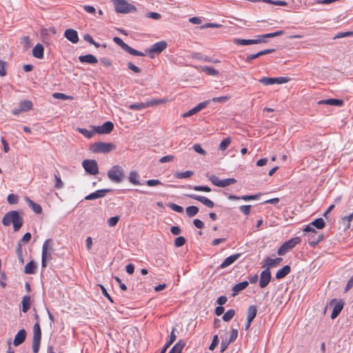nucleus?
<instances>
[{
  "label": "nucleus",
  "instance_id": "nucleus-1",
  "mask_svg": "<svg viewBox=\"0 0 353 353\" xmlns=\"http://www.w3.org/2000/svg\"><path fill=\"white\" fill-rule=\"evenodd\" d=\"M2 223L5 226L12 225L13 230L17 232L22 226V219L19 216L17 211H10L5 214L2 219Z\"/></svg>",
  "mask_w": 353,
  "mask_h": 353
},
{
  "label": "nucleus",
  "instance_id": "nucleus-2",
  "mask_svg": "<svg viewBox=\"0 0 353 353\" xmlns=\"http://www.w3.org/2000/svg\"><path fill=\"white\" fill-rule=\"evenodd\" d=\"M108 177L109 179L116 183H119L123 181L125 174L123 168L120 165H113L108 171Z\"/></svg>",
  "mask_w": 353,
  "mask_h": 353
},
{
  "label": "nucleus",
  "instance_id": "nucleus-3",
  "mask_svg": "<svg viewBox=\"0 0 353 353\" xmlns=\"http://www.w3.org/2000/svg\"><path fill=\"white\" fill-rule=\"evenodd\" d=\"M53 252V241L51 239H47L42 247V268H46L47 265V261L52 259V254Z\"/></svg>",
  "mask_w": 353,
  "mask_h": 353
},
{
  "label": "nucleus",
  "instance_id": "nucleus-4",
  "mask_svg": "<svg viewBox=\"0 0 353 353\" xmlns=\"http://www.w3.org/2000/svg\"><path fill=\"white\" fill-rule=\"evenodd\" d=\"M168 101L167 99H152L147 101L145 103H136L129 105V108L131 110H139L148 107L157 105L161 103H165Z\"/></svg>",
  "mask_w": 353,
  "mask_h": 353
},
{
  "label": "nucleus",
  "instance_id": "nucleus-5",
  "mask_svg": "<svg viewBox=\"0 0 353 353\" xmlns=\"http://www.w3.org/2000/svg\"><path fill=\"white\" fill-rule=\"evenodd\" d=\"M115 148L111 143L98 142L90 146V150L95 153H108Z\"/></svg>",
  "mask_w": 353,
  "mask_h": 353
},
{
  "label": "nucleus",
  "instance_id": "nucleus-6",
  "mask_svg": "<svg viewBox=\"0 0 353 353\" xmlns=\"http://www.w3.org/2000/svg\"><path fill=\"white\" fill-rule=\"evenodd\" d=\"M301 242V239L300 237L296 236L294 237L289 241L285 242L278 250V254L280 256L284 255L286 252H288L290 250L294 248L296 245L299 244Z\"/></svg>",
  "mask_w": 353,
  "mask_h": 353
},
{
  "label": "nucleus",
  "instance_id": "nucleus-7",
  "mask_svg": "<svg viewBox=\"0 0 353 353\" xmlns=\"http://www.w3.org/2000/svg\"><path fill=\"white\" fill-rule=\"evenodd\" d=\"M114 6L117 12L128 13L136 8L133 5L128 3L125 0H114Z\"/></svg>",
  "mask_w": 353,
  "mask_h": 353
},
{
  "label": "nucleus",
  "instance_id": "nucleus-8",
  "mask_svg": "<svg viewBox=\"0 0 353 353\" xmlns=\"http://www.w3.org/2000/svg\"><path fill=\"white\" fill-rule=\"evenodd\" d=\"M33 339H32V350L34 353H37L39 350L41 330L39 323H36L33 326Z\"/></svg>",
  "mask_w": 353,
  "mask_h": 353
},
{
  "label": "nucleus",
  "instance_id": "nucleus-9",
  "mask_svg": "<svg viewBox=\"0 0 353 353\" xmlns=\"http://www.w3.org/2000/svg\"><path fill=\"white\" fill-rule=\"evenodd\" d=\"M113 41L114 43H116L117 45H119L123 50H125V52H128L129 54H130L132 55H134V56H145V54H144L140 51H138V50L131 48L130 46H129L128 44L124 43L121 38H119L118 37H114L113 38Z\"/></svg>",
  "mask_w": 353,
  "mask_h": 353
},
{
  "label": "nucleus",
  "instance_id": "nucleus-10",
  "mask_svg": "<svg viewBox=\"0 0 353 353\" xmlns=\"http://www.w3.org/2000/svg\"><path fill=\"white\" fill-rule=\"evenodd\" d=\"M209 180L216 186L225 188L236 182V180L234 178H228L221 180L215 175H210L208 176Z\"/></svg>",
  "mask_w": 353,
  "mask_h": 353
},
{
  "label": "nucleus",
  "instance_id": "nucleus-11",
  "mask_svg": "<svg viewBox=\"0 0 353 353\" xmlns=\"http://www.w3.org/2000/svg\"><path fill=\"white\" fill-rule=\"evenodd\" d=\"M82 166L85 170L92 175H96L99 173L97 163L94 159H86L82 162Z\"/></svg>",
  "mask_w": 353,
  "mask_h": 353
},
{
  "label": "nucleus",
  "instance_id": "nucleus-12",
  "mask_svg": "<svg viewBox=\"0 0 353 353\" xmlns=\"http://www.w3.org/2000/svg\"><path fill=\"white\" fill-rule=\"evenodd\" d=\"M330 305L331 307H333V310L331 314V319H334L339 316V314L343 310L344 306V302L341 299L337 300L336 299H333L330 301Z\"/></svg>",
  "mask_w": 353,
  "mask_h": 353
},
{
  "label": "nucleus",
  "instance_id": "nucleus-13",
  "mask_svg": "<svg viewBox=\"0 0 353 353\" xmlns=\"http://www.w3.org/2000/svg\"><path fill=\"white\" fill-rule=\"evenodd\" d=\"M289 81V79L287 77H262L259 80L260 83L265 85H270L272 84H282L287 83Z\"/></svg>",
  "mask_w": 353,
  "mask_h": 353
},
{
  "label": "nucleus",
  "instance_id": "nucleus-14",
  "mask_svg": "<svg viewBox=\"0 0 353 353\" xmlns=\"http://www.w3.org/2000/svg\"><path fill=\"white\" fill-rule=\"evenodd\" d=\"M325 221L323 219L319 218L315 220H314L312 222H311L310 224L306 225V227L303 229V232H314V228L321 230L323 229L325 227Z\"/></svg>",
  "mask_w": 353,
  "mask_h": 353
},
{
  "label": "nucleus",
  "instance_id": "nucleus-15",
  "mask_svg": "<svg viewBox=\"0 0 353 353\" xmlns=\"http://www.w3.org/2000/svg\"><path fill=\"white\" fill-rule=\"evenodd\" d=\"M305 234L307 237L308 243L312 247H315L324 238V236H323V234L317 233L316 230H314V233H312V232H305Z\"/></svg>",
  "mask_w": 353,
  "mask_h": 353
},
{
  "label": "nucleus",
  "instance_id": "nucleus-16",
  "mask_svg": "<svg viewBox=\"0 0 353 353\" xmlns=\"http://www.w3.org/2000/svg\"><path fill=\"white\" fill-rule=\"evenodd\" d=\"M167 46L166 41H161L152 45L145 52L147 53H161L167 48Z\"/></svg>",
  "mask_w": 353,
  "mask_h": 353
},
{
  "label": "nucleus",
  "instance_id": "nucleus-17",
  "mask_svg": "<svg viewBox=\"0 0 353 353\" xmlns=\"http://www.w3.org/2000/svg\"><path fill=\"white\" fill-rule=\"evenodd\" d=\"M271 272L268 268L263 270L260 275L259 285L261 288H265L271 280Z\"/></svg>",
  "mask_w": 353,
  "mask_h": 353
},
{
  "label": "nucleus",
  "instance_id": "nucleus-18",
  "mask_svg": "<svg viewBox=\"0 0 353 353\" xmlns=\"http://www.w3.org/2000/svg\"><path fill=\"white\" fill-rule=\"evenodd\" d=\"M94 127L96 133L109 134L112 131L114 128V124L111 121H106L102 125Z\"/></svg>",
  "mask_w": 353,
  "mask_h": 353
},
{
  "label": "nucleus",
  "instance_id": "nucleus-19",
  "mask_svg": "<svg viewBox=\"0 0 353 353\" xmlns=\"http://www.w3.org/2000/svg\"><path fill=\"white\" fill-rule=\"evenodd\" d=\"M185 196L202 203L208 208H213L214 206V202L205 196L193 194H185Z\"/></svg>",
  "mask_w": 353,
  "mask_h": 353
},
{
  "label": "nucleus",
  "instance_id": "nucleus-20",
  "mask_svg": "<svg viewBox=\"0 0 353 353\" xmlns=\"http://www.w3.org/2000/svg\"><path fill=\"white\" fill-rule=\"evenodd\" d=\"M110 189H101L97 190L94 192H92L88 195H87L85 198V200H94L99 198H103L105 196L106 193L110 192Z\"/></svg>",
  "mask_w": 353,
  "mask_h": 353
},
{
  "label": "nucleus",
  "instance_id": "nucleus-21",
  "mask_svg": "<svg viewBox=\"0 0 353 353\" xmlns=\"http://www.w3.org/2000/svg\"><path fill=\"white\" fill-rule=\"evenodd\" d=\"M64 36L72 43H77L79 41L78 33L74 29H67L64 32Z\"/></svg>",
  "mask_w": 353,
  "mask_h": 353
},
{
  "label": "nucleus",
  "instance_id": "nucleus-22",
  "mask_svg": "<svg viewBox=\"0 0 353 353\" xmlns=\"http://www.w3.org/2000/svg\"><path fill=\"white\" fill-rule=\"evenodd\" d=\"M241 255V254L237 253V254H234L233 255H231V256L227 257L223 261V262L221 264L219 268L221 269H224V268L228 267L229 265L233 264L237 259H239Z\"/></svg>",
  "mask_w": 353,
  "mask_h": 353
},
{
  "label": "nucleus",
  "instance_id": "nucleus-23",
  "mask_svg": "<svg viewBox=\"0 0 353 353\" xmlns=\"http://www.w3.org/2000/svg\"><path fill=\"white\" fill-rule=\"evenodd\" d=\"M32 56L38 59H42L44 55V48L41 43H37L32 50Z\"/></svg>",
  "mask_w": 353,
  "mask_h": 353
},
{
  "label": "nucleus",
  "instance_id": "nucleus-24",
  "mask_svg": "<svg viewBox=\"0 0 353 353\" xmlns=\"http://www.w3.org/2000/svg\"><path fill=\"white\" fill-rule=\"evenodd\" d=\"M274 51H275L274 49H266V50H261L256 54H252L248 55L245 59V61L250 62L251 61H252L254 59H256L262 55H265V54L272 53Z\"/></svg>",
  "mask_w": 353,
  "mask_h": 353
},
{
  "label": "nucleus",
  "instance_id": "nucleus-25",
  "mask_svg": "<svg viewBox=\"0 0 353 353\" xmlns=\"http://www.w3.org/2000/svg\"><path fill=\"white\" fill-rule=\"evenodd\" d=\"M319 105H330L334 106H342L343 105V101L341 99H328L325 100H321L318 101Z\"/></svg>",
  "mask_w": 353,
  "mask_h": 353
},
{
  "label": "nucleus",
  "instance_id": "nucleus-26",
  "mask_svg": "<svg viewBox=\"0 0 353 353\" xmlns=\"http://www.w3.org/2000/svg\"><path fill=\"white\" fill-rule=\"evenodd\" d=\"M26 203H28L29 208L34 212H35L36 214H40L42 213V208L41 206L38 204V203H34V201H32L30 198L28 197H26L25 199Z\"/></svg>",
  "mask_w": 353,
  "mask_h": 353
},
{
  "label": "nucleus",
  "instance_id": "nucleus-27",
  "mask_svg": "<svg viewBox=\"0 0 353 353\" xmlns=\"http://www.w3.org/2000/svg\"><path fill=\"white\" fill-rule=\"evenodd\" d=\"M79 60L81 63H87L90 64H95L98 62L97 59L94 55L90 54L79 56Z\"/></svg>",
  "mask_w": 353,
  "mask_h": 353
},
{
  "label": "nucleus",
  "instance_id": "nucleus-28",
  "mask_svg": "<svg viewBox=\"0 0 353 353\" xmlns=\"http://www.w3.org/2000/svg\"><path fill=\"white\" fill-rule=\"evenodd\" d=\"M283 261L282 258H276L274 259L269 257L265 258L264 260L265 265L263 267L267 266V268L270 270V268L276 267L279 263Z\"/></svg>",
  "mask_w": 353,
  "mask_h": 353
},
{
  "label": "nucleus",
  "instance_id": "nucleus-29",
  "mask_svg": "<svg viewBox=\"0 0 353 353\" xmlns=\"http://www.w3.org/2000/svg\"><path fill=\"white\" fill-rule=\"evenodd\" d=\"M291 271V268L288 265L283 266L279 269L276 273V279H281L285 277Z\"/></svg>",
  "mask_w": 353,
  "mask_h": 353
},
{
  "label": "nucleus",
  "instance_id": "nucleus-30",
  "mask_svg": "<svg viewBox=\"0 0 353 353\" xmlns=\"http://www.w3.org/2000/svg\"><path fill=\"white\" fill-rule=\"evenodd\" d=\"M248 285H249V283L246 281L241 282L239 283H237V284L234 285V287L232 288V291H233L232 296H234L236 294H238V293L239 292H241L243 290L245 289L248 286Z\"/></svg>",
  "mask_w": 353,
  "mask_h": 353
},
{
  "label": "nucleus",
  "instance_id": "nucleus-31",
  "mask_svg": "<svg viewBox=\"0 0 353 353\" xmlns=\"http://www.w3.org/2000/svg\"><path fill=\"white\" fill-rule=\"evenodd\" d=\"M257 309L255 305H251L248 307L247 311V320L252 322L256 317Z\"/></svg>",
  "mask_w": 353,
  "mask_h": 353
},
{
  "label": "nucleus",
  "instance_id": "nucleus-32",
  "mask_svg": "<svg viewBox=\"0 0 353 353\" xmlns=\"http://www.w3.org/2000/svg\"><path fill=\"white\" fill-rule=\"evenodd\" d=\"M77 131L79 133H81V134H83L85 137L88 138V139L92 138L94 136V134H96L94 126L93 127V130H89L85 128H77Z\"/></svg>",
  "mask_w": 353,
  "mask_h": 353
},
{
  "label": "nucleus",
  "instance_id": "nucleus-33",
  "mask_svg": "<svg viewBox=\"0 0 353 353\" xmlns=\"http://www.w3.org/2000/svg\"><path fill=\"white\" fill-rule=\"evenodd\" d=\"M139 175L136 171H132L129 174V181L131 183L134 185H140V182L139 181Z\"/></svg>",
  "mask_w": 353,
  "mask_h": 353
},
{
  "label": "nucleus",
  "instance_id": "nucleus-34",
  "mask_svg": "<svg viewBox=\"0 0 353 353\" xmlns=\"http://www.w3.org/2000/svg\"><path fill=\"white\" fill-rule=\"evenodd\" d=\"M194 174L192 171H185V172H176L174 174V176L176 179H185L189 178Z\"/></svg>",
  "mask_w": 353,
  "mask_h": 353
},
{
  "label": "nucleus",
  "instance_id": "nucleus-35",
  "mask_svg": "<svg viewBox=\"0 0 353 353\" xmlns=\"http://www.w3.org/2000/svg\"><path fill=\"white\" fill-rule=\"evenodd\" d=\"M37 268V265L34 262L30 261L27 263L24 268V272L27 274H33Z\"/></svg>",
  "mask_w": 353,
  "mask_h": 353
},
{
  "label": "nucleus",
  "instance_id": "nucleus-36",
  "mask_svg": "<svg viewBox=\"0 0 353 353\" xmlns=\"http://www.w3.org/2000/svg\"><path fill=\"white\" fill-rule=\"evenodd\" d=\"M184 345L185 343L180 341L172 347L169 353H181Z\"/></svg>",
  "mask_w": 353,
  "mask_h": 353
},
{
  "label": "nucleus",
  "instance_id": "nucleus-37",
  "mask_svg": "<svg viewBox=\"0 0 353 353\" xmlns=\"http://www.w3.org/2000/svg\"><path fill=\"white\" fill-rule=\"evenodd\" d=\"M201 70L206 74L212 76H216L219 74V71L215 68L210 66H203L201 67Z\"/></svg>",
  "mask_w": 353,
  "mask_h": 353
},
{
  "label": "nucleus",
  "instance_id": "nucleus-38",
  "mask_svg": "<svg viewBox=\"0 0 353 353\" xmlns=\"http://www.w3.org/2000/svg\"><path fill=\"white\" fill-rule=\"evenodd\" d=\"M233 43L236 45H239V46L252 45V39H243L234 38L233 39Z\"/></svg>",
  "mask_w": 353,
  "mask_h": 353
},
{
  "label": "nucleus",
  "instance_id": "nucleus-39",
  "mask_svg": "<svg viewBox=\"0 0 353 353\" xmlns=\"http://www.w3.org/2000/svg\"><path fill=\"white\" fill-rule=\"evenodd\" d=\"M185 212L189 217H192L198 213L199 208L194 205L188 206L186 208Z\"/></svg>",
  "mask_w": 353,
  "mask_h": 353
},
{
  "label": "nucleus",
  "instance_id": "nucleus-40",
  "mask_svg": "<svg viewBox=\"0 0 353 353\" xmlns=\"http://www.w3.org/2000/svg\"><path fill=\"white\" fill-rule=\"evenodd\" d=\"M6 286V275L1 271V260L0 259V287L5 288Z\"/></svg>",
  "mask_w": 353,
  "mask_h": 353
},
{
  "label": "nucleus",
  "instance_id": "nucleus-41",
  "mask_svg": "<svg viewBox=\"0 0 353 353\" xmlns=\"http://www.w3.org/2000/svg\"><path fill=\"white\" fill-rule=\"evenodd\" d=\"M231 143V139L230 137L225 138L219 145V150L224 151L227 149Z\"/></svg>",
  "mask_w": 353,
  "mask_h": 353
},
{
  "label": "nucleus",
  "instance_id": "nucleus-42",
  "mask_svg": "<svg viewBox=\"0 0 353 353\" xmlns=\"http://www.w3.org/2000/svg\"><path fill=\"white\" fill-rule=\"evenodd\" d=\"M235 314V311L233 309L228 310L223 316V320L224 321H229L231 320Z\"/></svg>",
  "mask_w": 353,
  "mask_h": 353
},
{
  "label": "nucleus",
  "instance_id": "nucleus-43",
  "mask_svg": "<svg viewBox=\"0 0 353 353\" xmlns=\"http://www.w3.org/2000/svg\"><path fill=\"white\" fill-rule=\"evenodd\" d=\"M31 301L29 296H23V313L26 312L30 307Z\"/></svg>",
  "mask_w": 353,
  "mask_h": 353
},
{
  "label": "nucleus",
  "instance_id": "nucleus-44",
  "mask_svg": "<svg viewBox=\"0 0 353 353\" xmlns=\"http://www.w3.org/2000/svg\"><path fill=\"white\" fill-rule=\"evenodd\" d=\"M230 99H231V96L228 95V96H223V97H214V98H212V101L215 103H225Z\"/></svg>",
  "mask_w": 353,
  "mask_h": 353
},
{
  "label": "nucleus",
  "instance_id": "nucleus-45",
  "mask_svg": "<svg viewBox=\"0 0 353 353\" xmlns=\"http://www.w3.org/2000/svg\"><path fill=\"white\" fill-rule=\"evenodd\" d=\"M283 34H284V32L283 30H279V31H276V32H272V33L261 34V37H265V39H268V38H272V37L281 36V35H283Z\"/></svg>",
  "mask_w": 353,
  "mask_h": 353
},
{
  "label": "nucleus",
  "instance_id": "nucleus-46",
  "mask_svg": "<svg viewBox=\"0 0 353 353\" xmlns=\"http://www.w3.org/2000/svg\"><path fill=\"white\" fill-rule=\"evenodd\" d=\"M22 343V329L19 330L14 339V345L17 346Z\"/></svg>",
  "mask_w": 353,
  "mask_h": 353
},
{
  "label": "nucleus",
  "instance_id": "nucleus-47",
  "mask_svg": "<svg viewBox=\"0 0 353 353\" xmlns=\"http://www.w3.org/2000/svg\"><path fill=\"white\" fill-rule=\"evenodd\" d=\"M186 241L183 236L176 237L174 240V245L176 248L183 246L185 243Z\"/></svg>",
  "mask_w": 353,
  "mask_h": 353
},
{
  "label": "nucleus",
  "instance_id": "nucleus-48",
  "mask_svg": "<svg viewBox=\"0 0 353 353\" xmlns=\"http://www.w3.org/2000/svg\"><path fill=\"white\" fill-rule=\"evenodd\" d=\"M6 66L7 62L0 60V76L4 77L6 75Z\"/></svg>",
  "mask_w": 353,
  "mask_h": 353
},
{
  "label": "nucleus",
  "instance_id": "nucleus-49",
  "mask_svg": "<svg viewBox=\"0 0 353 353\" xmlns=\"http://www.w3.org/2000/svg\"><path fill=\"white\" fill-rule=\"evenodd\" d=\"M168 206L174 212L179 213H182L183 212V208L181 206L178 205L175 203H169Z\"/></svg>",
  "mask_w": 353,
  "mask_h": 353
},
{
  "label": "nucleus",
  "instance_id": "nucleus-50",
  "mask_svg": "<svg viewBox=\"0 0 353 353\" xmlns=\"http://www.w3.org/2000/svg\"><path fill=\"white\" fill-rule=\"evenodd\" d=\"M192 189L195 191H202L209 192L211 191L210 188L208 186L195 185L192 187Z\"/></svg>",
  "mask_w": 353,
  "mask_h": 353
},
{
  "label": "nucleus",
  "instance_id": "nucleus-51",
  "mask_svg": "<svg viewBox=\"0 0 353 353\" xmlns=\"http://www.w3.org/2000/svg\"><path fill=\"white\" fill-rule=\"evenodd\" d=\"M119 220L118 216H112L108 220V223L110 227H114L117 225Z\"/></svg>",
  "mask_w": 353,
  "mask_h": 353
},
{
  "label": "nucleus",
  "instance_id": "nucleus-52",
  "mask_svg": "<svg viewBox=\"0 0 353 353\" xmlns=\"http://www.w3.org/2000/svg\"><path fill=\"white\" fill-rule=\"evenodd\" d=\"M251 205H243L239 207L240 211L243 213L245 215H248L250 212Z\"/></svg>",
  "mask_w": 353,
  "mask_h": 353
},
{
  "label": "nucleus",
  "instance_id": "nucleus-53",
  "mask_svg": "<svg viewBox=\"0 0 353 353\" xmlns=\"http://www.w3.org/2000/svg\"><path fill=\"white\" fill-rule=\"evenodd\" d=\"M54 179H55L54 187L57 189H61L63 187V183L61 181V178L59 176L55 174L54 175Z\"/></svg>",
  "mask_w": 353,
  "mask_h": 353
},
{
  "label": "nucleus",
  "instance_id": "nucleus-54",
  "mask_svg": "<svg viewBox=\"0 0 353 353\" xmlns=\"http://www.w3.org/2000/svg\"><path fill=\"white\" fill-rule=\"evenodd\" d=\"M7 200L10 204H14L18 201V196L15 194H10L8 196Z\"/></svg>",
  "mask_w": 353,
  "mask_h": 353
},
{
  "label": "nucleus",
  "instance_id": "nucleus-55",
  "mask_svg": "<svg viewBox=\"0 0 353 353\" xmlns=\"http://www.w3.org/2000/svg\"><path fill=\"white\" fill-rule=\"evenodd\" d=\"M21 245H22V239L19 241L18 244H17V248L18 259H19V261L20 263H22V254H21Z\"/></svg>",
  "mask_w": 353,
  "mask_h": 353
},
{
  "label": "nucleus",
  "instance_id": "nucleus-56",
  "mask_svg": "<svg viewBox=\"0 0 353 353\" xmlns=\"http://www.w3.org/2000/svg\"><path fill=\"white\" fill-rule=\"evenodd\" d=\"M219 341V340L218 335H214L213 336V339H212V343L209 347V349L210 350H213L215 348V347L218 345Z\"/></svg>",
  "mask_w": 353,
  "mask_h": 353
},
{
  "label": "nucleus",
  "instance_id": "nucleus-57",
  "mask_svg": "<svg viewBox=\"0 0 353 353\" xmlns=\"http://www.w3.org/2000/svg\"><path fill=\"white\" fill-rule=\"evenodd\" d=\"M349 36H353V32H339L334 39H340Z\"/></svg>",
  "mask_w": 353,
  "mask_h": 353
},
{
  "label": "nucleus",
  "instance_id": "nucleus-58",
  "mask_svg": "<svg viewBox=\"0 0 353 353\" xmlns=\"http://www.w3.org/2000/svg\"><path fill=\"white\" fill-rule=\"evenodd\" d=\"M231 343L227 339H223L221 343V352H223Z\"/></svg>",
  "mask_w": 353,
  "mask_h": 353
},
{
  "label": "nucleus",
  "instance_id": "nucleus-59",
  "mask_svg": "<svg viewBox=\"0 0 353 353\" xmlns=\"http://www.w3.org/2000/svg\"><path fill=\"white\" fill-rule=\"evenodd\" d=\"M194 150L202 155H205L206 154V152L201 148V146L199 144H194L193 145Z\"/></svg>",
  "mask_w": 353,
  "mask_h": 353
},
{
  "label": "nucleus",
  "instance_id": "nucleus-60",
  "mask_svg": "<svg viewBox=\"0 0 353 353\" xmlns=\"http://www.w3.org/2000/svg\"><path fill=\"white\" fill-rule=\"evenodd\" d=\"M146 184L148 186H156L159 185H162V183L157 179H149L146 181Z\"/></svg>",
  "mask_w": 353,
  "mask_h": 353
},
{
  "label": "nucleus",
  "instance_id": "nucleus-61",
  "mask_svg": "<svg viewBox=\"0 0 353 353\" xmlns=\"http://www.w3.org/2000/svg\"><path fill=\"white\" fill-rule=\"evenodd\" d=\"M238 336V330L236 329H233L232 330L230 339H228L229 342L233 343L237 338Z\"/></svg>",
  "mask_w": 353,
  "mask_h": 353
},
{
  "label": "nucleus",
  "instance_id": "nucleus-62",
  "mask_svg": "<svg viewBox=\"0 0 353 353\" xmlns=\"http://www.w3.org/2000/svg\"><path fill=\"white\" fill-rule=\"evenodd\" d=\"M147 17L155 20H159L161 19V15L159 13L154 12H150L147 13Z\"/></svg>",
  "mask_w": 353,
  "mask_h": 353
},
{
  "label": "nucleus",
  "instance_id": "nucleus-63",
  "mask_svg": "<svg viewBox=\"0 0 353 353\" xmlns=\"http://www.w3.org/2000/svg\"><path fill=\"white\" fill-rule=\"evenodd\" d=\"M52 96L54 99H58L66 100V99H69L68 96L65 95V94L59 93V92H55L53 94Z\"/></svg>",
  "mask_w": 353,
  "mask_h": 353
},
{
  "label": "nucleus",
  "instance_id": "nucleus-64",
  "mask_svg": "<svg viewBox=\"0 0 353 353\" xmlns=\"http://www.w3.org/2000/svg\"><path fill=\"white\" fill-rule=\"evenodd\" d=\"M128 68L135 73H139L141 70L139 67L134 65L132 63L129 62L128 63Z\"/></svg>",
  "mask_w": 353,
  "mask_h": 353
}]
</instances>
